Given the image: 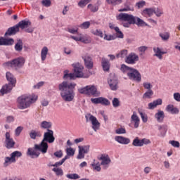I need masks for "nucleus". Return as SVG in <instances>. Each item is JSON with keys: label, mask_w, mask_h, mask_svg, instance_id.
I'll return each mask as SVG.
<instances>
[{"label": "nucleus", "mask_w": 180, "mask_h": 180, "mask_svg": "<svg viewBox=\"0 0 180 180\" xmlns=\"http://www.w3.org/2000/svg\"><path fill=\"white\" fill-rule=\"evenodd\" d=\"M143 88L145 89H148V91H151V88H153V85H151V83L148 82H143Z\"/></svg>", "instance_id": "62"}, {"label": "nucleus", "mask_w": 180, "mask_h": 180, "mask_svg": "<svg viewBox=\"0 0 180 180\" xmlns=\"http://www.w3.org/2000/svg\"><path fill=\"white\" fill-rule=\"evenodd\" d=\"M100 103L104 106H109V105H110V101H109L108 98L100 97Z\"/></svg>", "instance_id": "53"}, {"label": "nucleus", "mask_w": 180, "mask_h": 180, "mask_svg": "<svg viewBox=\"0 0 180 180\" xmlns=\"http://www.w3.org/2000/svg\"><path fill=\"white\" fill-rule=\"evenodd\" d=\"M139 60V55H137L134 52H131L125 58V63H127V64L133 65V64H136V63H137Z\"/></svg>", "instance_id": "15"}, {"label": "nucleus", "mask_w": 180, "mask_h": 180, "mask_svg": "<svg viewBox=\"0 0 180 180\" xmlns=\"http://www.w3.org/2000/svg\"><path fill=\"white\" fill-rule=\"evenodd\" d=\"M87 8L91 11V12H98V11H99V6L96 4L94 5V4H89L87 6Z\"/></svg>", "instance_id": "47"}, {"label": "nucleus", "mask_w": 180, "mask_h": 180, "mask_svg": "<svg viewBox=\"0 0 180 180\" xmlns=\"http://www.w3.org/2000/svg\"><path fill=\"white\" fill-rule=\"evenodd\" d=\"M128 53H129V51H127V49H123L121 51H120L118 53L116 54V58H126Z\"/></svg>", "instance_id": "41"}, {"label": "nucleus", "mask_w": 180, "mask_h": 180, "mask_svg": "<svg viewBox=\"0 0 180 180\" xmlns=\"http://www.w3.org/2000/svg\"><path fill=\"white\" fill-rule=\"evenodd\" d=\"M139 113L141 116V119L142 120V122L143 123H147V122H148V116H147V114H146V112H143L141 111H139Z\"/></svg>", "instance_id": "49"}, {"label": "nucleus", "mask_w": 180, "mask_h": 180, "mask_svg": "<svg viewBox=\"0 0 180 180\" xmlns=\"http://www.w3.org/2000/svg\"><path fill=\"white\" fill-rule=\"evenodd\" d=\"M6 78L7 81L9 82L8 84L16 86V77H15L13 74L11 73V72H7L6 73Z\"/></svg>", "instance_id": "26"}, {"label": "nucleus", "mask_w": 180, "mask_h": 180, "mask_svg": "<svg viewBox=\"0 0 180 180\" xmlns=\"http://www.w3.org/2000/svg\"><path fill=\"white\" fill-rule=\"evenodd\" d=\"M5 144L6 148H13L15 147V141L11 137V133L6 132Z\"/></svg>", "instance_id": "17"}, {"label": "nucleus", "mask_w": 180, "mask_h": 180, "mask_svg": "<svg viewBox=\"0 0 180 180\" xmlns=\"http://www.w3.org/2000/svg\"><path fill=\"white\" fill-rule=\"evenodd\" d=\"M146 6V1H140L135 4V8L138 9H141Z\"/></svg>", "instance_id": "54"}, {"label": "nucleus", "mask_w": 180, "mask_h": 180, "mask_svg": "<svg viewBox=\"0 0 180 180\" xmlns=\"http://www.w3.org/2000/svg\"><path fill=\"white\" fill-rule=\"evenodd\" d=\"M30 137L32 140H36L37 137H41V132L40 131L32 129L30 132Z\"/></svg>", "instance_id": "38"}, {"label": "nucleus", "mask_w": 180, "mask_h": 180, "mask_svg": "<svg viewBox=\"0 0 180 180\" xmlns=\"http://www.w3.org/2000/svg\"><path fill=\"white\" fill-rule=\"evenodd\" d=\"M150 143H151L150 139L146 138L140 139L139 137H136L132 141V146L134 147H143V146L150 144Z\"/></svg>", "instance_id": "14"}, {"label": "nucleus", "mask_w": 180, "mask_h": 180, "mask_svg": "<svg viewBox=\"0 0 180 180\" xmlns=\"http://www.w3.org/2000/svg\"><path fill=\"white\" fill-rule=\"evenodd\" d=\"M75 78H89V75L84 74V66L79 63L72 64Z\"/></svg>", "instance_id": "9"}, {"label": "nucleus", "mask_w": 180, "mask_h": 180, "mask_svg": "<svg viewBox=\"0 0 180 180\" xmlns=\"http://www.w3.org/2000/svg\"><path fill=\"white\" fill-rule=\"evenodd\" d=\"M66 177L68 178V179H79L80 176L78 175V174H68L66 175Z\"/></svg>", "instance_id": "57"}, {"label": "nucleus", "mask_w": 180, "mask_h": 180, "mask_svg": "<svg viewBox=\"0 0 180 180\" xmlns=\"http://www.w3.org/2000/svg\"><path fill=\"white\" fill-rule=\"evenodd\" d=\"M117 20L121 22L124 27H130L131 25H137V26H148L147 22L141 20L139 17H136L131 14L121 13L116 15Z\"/></svg>", "instance_id": "2"}, {"label": "nucleus", "mask_w": 180, "mask_h": 180, "mask_svg": "<svg viewBox=\"0 0 180 180\" xmlns=\"http://www.w3.org/2000/svg\"><path fill=\"white\" fill-rule=\"evenodd\" d=\"M115 133L116 134H126V129L124 128H117L116 130H115Z\"/></svg>", "instance_id": "63"}, {"label": "nucleus", "mask_w": 180, "mask_h": 180, "mask_svg": "<svg viewBox=\"0 0 180 180\" xmlns=\"http://www.w3.org/2000/svg\"><path fill=\"white\" fill-rule=\"evenodd\" d=\"M63 79H75L74 73H70V70H65L63 71Z\"/></svg>", "instance_id": "36"}, {"label": "nucleus", "mask_w": 180, "mask_h": 180, "mask_svg": "<svg viewBox=\"0 0 180 180\" xmlns=\"http://www.w3.org/2000/svg\"><path fill=\"white\" fill-rule=\"evenodd\" d=\"M41 5L46 8H50L51 6V0H42Z\"/></svg>", "instance_id": "61"}, {"label": "nucleus", "mask_w": 180, "mask_h": 180, "mask_svg": "<svg viewBox=\"0 0 180 180\" xmlns=\"http://www.w3.org/2000/svg\"><path fill=\"white\" fill-rule=\"evenodd\" d=\"M47 54H49V48L47 46H44L41 50V61H46V58H47Z\"/></svg>", "instance_id": "37"}, {"label": "nucleus", "mask_w": 180, "mask_h": 180, "mask_svg": "<svg viewBox=\"0 0 180 180\" xmlns=\"http://www.w3.org/2000/svg\"><path fill=\"white\" fill-rule=\"evenodd\" d=\"M167 112L172 113V115H178L179 113V110L176 108L174 107V105H168L166 107Z\"/></svg>", "instance_id": "33"}, {"label": "nucleus", "mask_w": 180, "mask_h": 180, "mask_svg": "<svg viewBox=\"0 0 180 180\" xmlns=\"http://www.w3.org/2000/svg\"><path fill=\"white\" fill-rule=\"evenodd\" d=\"M117 78L115 77H112L108 79V84L112 91H116L117 89Z\"/></svg>", "instance_id": "25"}, {"label": "nucleus", "mask_w": 180, "mask_h": 180, "mask_svg": "<svg viewBox=\"0 0 180 180\" xmlns=\"http://www.w3.org/2000/svg\"><path fill=\"white\" fill-rule=\"evenodd\" d=\"M92 34H94V36H98V37H101V39L103 37V32L101 30H91Z\"/></svg>", "instance_id": "51"}, {"label": "nucleus", "mask_w": 180, "mask_h": 180, "mask_svg": "<svg viewBox=\"0 0 180 180\" xmlns=\"http://www.w3.org/2000/svg\"><path fill=\"white\" fill-rule=\"evenodd\" d=\"M120 70L123 74H126L129 79L135 82H141V73L133 68L124 64L121 65Z\"/></svg>", "instance_id": "4"}, {"label": "nucleus", "mask_w": 180, "mask_h": 180, "mask_svg": "<svg viewBox=\"0 0 180 180\" xmlns=\"http://www.w3.org/2000/svg\"><path fill=\"white\" fill-rule=\"evenodd\" d=\"M154 13L155 15L158 17L160 18L161 15H162L164 14V11H162V9L160 8H154Z\"/></svg>", "instance_id": "52"}, {"label": "nucleus", "mask_w": 180, "mask_h": 180, "mask_svg": "<svg viewBox=\"0 0 180 180\" xmlns=\"http://www.w3.org/2000/svg\"><path fill=\"white\" fill-rule=\"evenodd\" d=\"M15 86L14 84H11V83L6 84L0 89V94H1V95H5V94H9V92H11L12 89L15 88Z\"/></svg>", "instance_id": "18"}, {"label": "nucleus", "mask_w": 180, "mask_h": 180, "mask_svg": "<svg viewBox=\"0 0 180 180\" xmlns=\"http://www.w3.org/2000/svg\"><path fill=\"white\" fill-rule=\"evenodd\" d=\"M118 12H134V6H133L131 2L126 1L124 4V8L118 10Z\"/></svg>", "instance_id": "20"}, {"label": "nucleus", "mask_w": 180, "mask_h": 180, "mask_svg": "<svg viewBox=\"0 0 180 180\" xmlns=\"http://www.w3.org/2000/svg\"><path fill=\"white\" fill-rule=\"evenodd\" d=\"M22 156V152L20 151H14L10 154V156H6L4 158L3 166L4 168H8L11 164H15L16 160L20 158Z\"/></svg>", "instance_id": "8"}, {"label": "nucleus", "mask_w": 180, "mask_h": 180, "mask_svg": "<svg viewBox=\"0 0 180 180\" xmlns=\"http://www.w3.org/2000/svg\"><path fill=\"white\" fill-rule=\"evenodd\" d=\"M91 2V0H80L77 5L79 8H85L86 5H88Z\"/></svg>", "instance_id": "50"}, {"label": "nucleus", "mask_w": 180, "mask_h": 180, "mask_svg": "<svg viewBox=\"0 0 180 180\" xmlns=\"http://www.w3.org/2000/svg\"><path fill=\"white\" fill-rule=\"evenodd\" d=\"M115 141L120 144L127 145L130 144V139L122 136H117L115 137Z\"/></svg>", "instance_id": "23"}, {"label": "nucleus", "mask_w": 180, "mask_h": 180, "mask_svg": "<svg viewBox=\"0 0 180 180\" xmlns=\"http://www.w3.org/2000/svg\"><path fill=\"white\" fill-rule=\"evenodd\" d=\"M91 167L94 171H96L97 172H101L102 168L101 167V163L98 162H93L91 163Z\"/></svg>", "instance_id": "43"}, {"label": "nucleus", "mask_w": 180, "mask_h": 180, "mask_svg": "<svg viewBox=\"0 0 180 180\" xmlns=\"http://www.w3.org/2000/svg\"><path fill=\"white\" fill-rule=\"evenodd\" d=\"M153 95H154V91H153V90H148L144 93L143 98V99H151Z\"/></svg>", "instance_id": "45"}, {"label": "nucleus", "mask_w": 180, "mask_h": 180, "mask_svg": "<svg viewBox=\"0 0 180 180\" xmlns=\"http://www.w3.org/2000/svg\"><path fill=\"white\" fill-rule=\"evenodd\" d=\"M115 32H116L117 37H118L119 39H123L124 37L123 32L120 31V28H115Z\"/></svg>", "instance_id": "64"}, {"label": "nucleus", "mask_w": 180, "mask_h": 180, "mask_svg": "<svg viewBox=\"0 0 180 180\" xmlns=\"http://www.w3.org/2000/svg\"><path fill=\"white\" fill-rule=\"evenodd\" d=\"M160 105H162V99L161 98H158L157 100L153 101L152 103H149L148 104V109H155V108L159 106Z\"/></svg>", "instance_id": "27"}, {"label": "nucleus", "mask_w": 180, "mask_h": 180, "mask_svg": "<svg viewBox=\"0 0 180 180\" xmlns=\"http://www.w3.org/2000/svg\"><path fill=\"white\" fill-rule=\"evenodd\" d=\"M113 108H119L120 106V100L117 98H114L112 101Z\"/></svg>", "instance_id": "55"}, {"label": "nucleus", "mask_w": 180, "mask_h": 180, "mask_svg": "<svg viewBox=\"0 0 180 180\" xmlns=\"http://www.w3.org/2000/svg\"><path fill=\"white\" fill-rule=\"evenodd\" d=\"M37 95L34 94H22L17 98V106L21 110L27 109L37 101Z\"/></svg>", "instance_id": "3"}, {"label": "nucleus", "mask_w": 180, "mask_h": 180, "mask_svg": "<svg viewBox=\"0 0 180 180\" xmlns=\"http://www.w3.org/2000/svg\"><path fill=\"white\" fill-rule=\"evenodd\" d=\"M109 5L116 6V5H120L123 3V0H105Z\"/></svg>", "instance_id": "44"}, {"label": "nucleus", "mask_w": 180, "mask_h": 180, "mask_svg": "<svg viewBox=\"0 0 180 180\" xmlns=\"http://www.w3.org/2000/svg\"><path fill=\"white\" fill-rule=\"evenodd\" d=\"M35 148L42 154H46L47 153V150H49V143L42 140L39 144H35Z\"/></svg>", "instance_id": "16"}, {"label": "nucleus", "mask_w": 180, "mask_h": 180, "mask_svg": "<svg viewBox=\"0 0 180 180\" xmlns=\"http://www.w3.org/2000/svg\"><path fill=\"white\" fill-rule=\"evenodd\" d=\"M82 58L84 61V64L86 68L89 70H92V68H94V61H92L91 56L86 55L83 56Z\"/></svg>", "instance_id": "22"}, {"label": "nucleus", "mask_w": 180, "mask_h": 180, "mask_svg": "<svg viewBox=\"0 0 180 180\" xmlns=\"http://www.w3.org/2000/svg\"><path fill=\"white\" fill-rule=\"evenodd\" d=\"M148 49V47L146 46H142L139 47L138 51L140 53V56H143V54H144Z\"/></svg>", "instance_id": "58"}, {"label": "nucleus", "mask_w": 180, "mask_h": 180, "mask_svg": "<svg viewBox=\"0 0 180 180\" xmlns=\"http://www.w3.org/2000/svg\"><path fill=\"white\" fill-rule=\"evenodd\" d=\"M89 26H91V22L89 21H86L79 25L80 29H89Z\"/></svg>", "instance_id": "56"}, {"label": "nucleus", "mask_w": 180, "mask_h": 180, "mask_svg": "<svg viewBox=\"0 0 180 180\" xmlns=\"http://www.w3.org/2000/svg\"><path fill=\"white\" fill-rule=\"evenodd\" d=\"M14 49L18 53H20L23 50V41L21 39H18L15 44Z\"/></svg>", "instance_id": "39"}, {"label": "nucleus", "mask_w": 180, "mask_h": 180, "mask_svg": "<svg viewBox=\"0 0 180 180\" xmlns=\"http://www.w3.org/2000/svg\"><path fill=\"white\" fill-rule=\"evenodd\" d=\"M101 65L103 71H109L110 69V63L109 62V60L105 58H103L101 60Z\"/></svg>", "instance_id": "30"}, {"label": "nucleus", "mask_w": 180, "mask_h": 180, "mask_svg": "<svg viewBox=\"0 0 180 180\" xmlns=\"http://www.w3.org/2000/svg\"><path fill=\"white\" fill-rule=\"evenodd\" d=\"M158 130L160 131V137H165L167 131H168V127H167V125H159Z\"/></svg>", "instance_id": "34"}, {"label": "nucleus", "mask_w": 180, "mask_h": 180, "mask_svg": "<svg viewBox=\"0 0 180 180\" xmlns=\"http://www.w3.org/2000/svg\"><path fill=\"white\" fill-rule=\"evenodd\" d=\"M80 41L84 44H89L92 41L89 35L80 34Z\"/></svg>", "instance_id": "35"}, {"label": "nucleus", "mask_w": 180, "mask_h": 180, "mask_svg": "<svg viewBox=\"0 0 180 180\" xmlns=\"http://www.w3.org/2000/svg\"><path fill=\"white\" fill-rule=\"evenodd\" d=\"M52 171L55 172L56 175L57 176H63L64 175V172L63 171V169L59 167H54Z\"/></svg>", "instance_id": "46"}, {"label": "nucleus", "mask_w": 180, "mask_h": 180, "mask_svg": "<svg viewBox=\"0 0 180 180\" xmlns=\"http://www.w3.org/2000/svg\"><path fill=\"white\" fill-rule=\"evenodd\" d=\"M27 155H29L31 158H37L40 155V153L36 148V145H34V148H29L27 149Z\"/></svg>", "instance_id": "19"}, {"label": "nucleus", "mask_w": 180, "mask_h": 180, "mask_svg": "<svg viewBox=\"0 0 180 180\" xmlns=\"http://www.w3.org/2000/svg\"><path fill=\"white\" fill-rule=\"evenodd\" d=\"M89 148H91L89 145L79 146L78 155L77 157V160H83V158H85V154L89 153Z\"/></svg>", "instance_id": "12"}, {"label": "nucleus", "mask_w": 180, "mask_h": 180, "mask_svg": "<svg viewBox=\"0 0 180 180\" xmlns=\"http://www.w3.org/2000/svg\"><path fill=\"white\" fill-rule=\"evenodd\" d=\"M30 25H32V22L29 20L20 21L18 25L8 28L7 32L5 33V36H12L13 34H16V33L19 32V27L23 30V29L29 27Z\"/></svg>", "instance_id": "6"}, {"label": "nucleus", "mask_w": 180, "mask_h": 180, "mask_svg": "<svg viewBox=\"0 0 180 180\" xmlns=\"http://www.w3.org/2000/svg\"><path fill=\"white\" fill-rule=\"evenodd\" d=\"M13 43H15V41L12 38L6 39L0 37V46H12Z\"/></svg>", "instance_id": "24"}, {"label": "nucleus", "mask_w": 180, "mask_h": 180, "mask_svg": "<svg viewBox=\"0 0 180 180\" xmlns=\"http://www.w3.org/2000/svg\"><path fill=\"white\" fill-rule=\"evenodd\" d=\"M66 159L63 158L60 161L56 162L55 164L51 165V167H56L55 168H58V167H61L64 162H65Z\"/></svg>", "instance_id": "59"}, {"label": "nucleus", "mask_w": 180, "mask_h": 180, "mask_svg": "<svg viewBox=\"0 0 180 180\" xmlns=\"http://www.w3.org/2000/svg\"><path fill=\"white\" fill-rule=\"evenodd\" d=\"M65 151L67 155L63 158L66 160H70V157H74L75 155V149L71 147L66 148Z\"/></svg>", "instance_id": "32"}, {"label": "nucleus", "mask_w": 180, "mask_h": 180, "mask_svg": "<svg viewBox=\"0 0 180 180\" xmlns=\"http://www.w3.org/2000/svg\"><path fill=\"white\" fill-rule=\"evenodd\" d=\"M86 122H91V128L95 131H98L101 127V123L98 121V119L92 115L91 114H86L85 115Z\"/></svg>", "instance_id": "10"}, {"label": "nucleus", "mask_w": 180, "mask_h": 180, "mask_svg": "<svg viewBox=\"0 0 180 180\" xmlns=\"http://www.w3.org/2000/svg\"><path fill=\"white\" fill-rule=\"evenodd\" d=\"M42 141L46 143H49V144H53L56 141V138L54 137V131L51 129H48L46 132L44 134V138Z\"/></svg>", "instance_id": "13"}, {"label": "nucleus", "mask_w": 180, "mask_h": 180, "mask_svg": "<svg viewBox=\"0 0 180 180\" xmlns=\"http://www.w3.org/2000/svg\"><path fill=\"white\" fill-rule=\"evenodd\" d=\"M154 8H147L143 10L141 15L145 18H151L154 15Z\"/></svg>", "instance_id": "28"}, {"label": "nucleus", "mask_w": 180, "mask_h": 180, "mask_svg": "<svg viewBox=\"0 0 180 180\" xmlns=\"http://www.w3.org/2000/svg\"><path fill=\"white\" fill-rule=\"evenodd\" d=\"M26 59L23 56H19L18 58H14L12 60L7 61L3 64L5 68H13L18 71L25 67Z\"/></svg>", "instance_id": "5"}, {"label": "nucleus", "mask_w": 180, "mask_h": 180, "mask_svg": "<svg viewBox=\"0 0 180 180\" xmlns=\"http://www.w3.org/2000/svg\"><path fill=\"white\" fill-rule=\"evenodd\" d=\"M131 123L134 124L135 129H138L139 126H140V117H139L136 112H134L131 116Z\"/></svg>", "instance_id": "21"}, {"label": "nucleus", "mask_w": 180, "mask_h": 180, "mask_svg": "<svg viewBox=\"0 0 180 180\" xmlns=\"http://www.w3.org/2000/svg\"><path fill=\"white\" fill-rule=\"evenodd\" d=\"M77 84L72 82H68L67 81H63L58 84V88L60 91V95L65 102H72L75 98V89Z\"/></svg>", "instance_id": "1"}, {"label": "nucleus", "mask_w": 180, "mask_h": 180, "mask_svg": "<svg viewBox=\"0 0 180 180\" xmlns=\"http://www.w3.org/2000/svg\"><path fill=\"white\" fill-rule=\"evenodd\" d=\"M78 92L87 96H99L101 95V92L98 91V88L95 85H87L84 87H81L78 89Z\"/></svg>", "instance_id": "7"}, {"label": "nucleus", "mask_w": 180, "mask_h": 180, "mask_svg": "<svg viewBox=\"0 0 180 180\" xmlns=\"http://www.w3.org/2000/svg\"><path fill=\"white\" fill-rule=\"evenodd\" d=\"M99 160L101 161V165L103 169H108L109 167H110V162H112V160H110V157L108 154H103L101 155Z\"/></svg>", "instance_id": "11"}, {"label": "nucleus", "mask_w": 180, "mask_h": 180, "mask_svg": "<svg viewBox=\"0 0 180 180\" xmlns=\"http://www.w3.org/2000/svg\"><path fill=\"white\" fill-rule=\"evenodd\" d=\"M165 117V114L162 110H158V112L155 114V119H156L158 123H162V122H164Z\"/></svg>", "instance_id": "29"}, {"label": "nucleus", "mask_w": 180, "mask_h": 180, "mask_svg": "<svg viewBox=\"0 0 180 180\" xmlns=\"http://www.w3.org/2000/svg\"><path fill=\"white\" fill-rule=\"evenodd\" d=\"M153 51L155 53L154 56L155 57H158V58H159V60H161L162 58V56H164V54H167V52L162 51L161 49H160V47L153 48Z\"/></svg>", "instance_id": "31"}, {"label": "nucleus", "mask_w": 180, "mask_h": 180, "mask_svg": "<svg viewBox=\"0 0 180 180\" xmlns=\"http://www.w3.org/2000/svg\"><path fill=\"white\" fill-rule=\"evenodd\" d=\"M159 36L163 41H168L169 37H171V34L168 32H165L160 33Z\"/></svg>", "instance_id": "40"}, {"label": "nucleus", "mask_w": 180, "mask_h": 180, "mask_svg": "<svg viewBox=\"0 0 180 180\" xmlns=\"http://www.w3.org/2000/svg\"><path fill=\"white\" fill-rule=\"evenodd\" d=\"M51 126H53V124H51V122H47V121H43L40 124L41 129H47V130H49V129H51Z\"/></svg>", "instance_id": "42"}, {"label": "nucleus", "mask_w": 180, "mask_h": 180, "mask_svg": "<svg viewBox=\"0 0 180 180\" xmlns=\"http://www.w3.org/2000/svg\"><path fill=\"white\" fill-rule=\"evenodd\" d=\"M169 144H171V146H172V147H174V148H179L180 147V143L178 141H169Z\"/></svg>", "instance_id": "60"}, {"label": "nucleus", "mask_w": 180, "mask_h": 180, "mask_svg": "<svg viewBox=\"0 0 180 180\" xmlns=\"http://www.w3.org/2000/svg\"><path fill=\"white\" fill-rule=\"evenodd\" d=\"M79 26H75L72 27H68V33H70L71 34H77L78 33V28Z\"/></svg>", "instance_id": "48"}]
</instances>
